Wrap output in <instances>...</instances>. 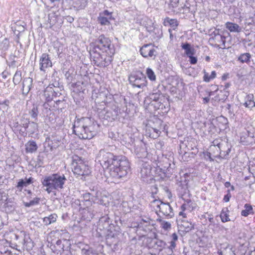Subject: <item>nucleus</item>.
<instances>
[{
    "instance_id": "b1692460",
    "label": "nucleus",
    "mask_w": 255,
    "mask_h": 255,
    "mask_svg": "<svg viewBox=\"0 0 255 255\" xmlns=\"http://www.w3.org/2000/svg\"><path fill=\"white\" fill-rule=\"evenodd\" d=\"M36 143L34 141H30L26 144V151L27 152L32 153L37 150Z\"/></svg>"
},
{
    "instance_id": "a211bd4d",
    "label": "nucleus",
    "mask_w": 255,
    "mask_h": 255,
    "mask_svg": "<svg viewBox=\"0 0 255 255\" xmlns=\"http://www.w3.org/2000/svg\"><path fill=\"white\" fill-rule=\"evenodd\" d=\"M244 105L248 108H252L255 107L254 97L253 94L248 95L245 98V102Z\"/></svg>"
},
{
    "instance_id": "a878e982",
    "label": "nucleus",
    "mask_w": 255,
    "mask_h": 255,
    "mask_svg": "<svg viewBox=\"0 0 255 255\" xmlns=\"http://www.w3.org/2000/svg\"><path fill=\"white\" fill-rule=\"evenodd\" d=\"M245 209L242 210L241 215L244 217H247L250 214H254L253 207L251 205L246 204L244 206Z\"/></svg>"
},
{
    "instance_id": "f257e3e1",
    "label": "nucleus",
    "mask_w": 255,
    "mask_h": 255,
    "mask_svg": "<svg viewBox=\"0 0 255 255\" xmlns=\"http://www.w3.org/2000/svg\"><path fill=\"white\" fill-rule=\"evenodd\" d=\"M98 158L104 168L109 169V173L114 182L125 177L129 171V164L126 159H119L113 153L105 149L100 150Z\"/></svg>"
},
{
    "instance_id": "680f3d73",
    "label": "nucleus",
    "mask_w": 255,
    "mask_h": 255,
    "mask_svg": "<svg viewBox=\"0 0 255 255\" xmlns=\"http://www.w3.org/2000/svg\"><path fill=\"white\" fill-rule=\"evenodd\" d=\"M206 156L209 158L210 161H213L214 159L211 157V154L210 152H207L206 154Z\"/></svg>"
},
{
    "instance_id": "4d7b16f0",
    "label": "nucleus",
    "mask_w": 255,
    "mask_h": 255,
    "mask_svg": "<svg viewBox=\"0 0 255 255\" xmlns=\"http://www.w3.org/2000/svg\"><path fill=\"white\" fill-rule=\"evenodd\" d=\"M171 237L172 241L176 242L178 240V236L176 233L172 234Z\"/></svg>"
},
{
    "instance_id": "bb28decb",
    "label": "nucleus",
    "mask_w": 255,
    "mask_h": 255,
    "mask_svg": "<svg viewBox=\"0 0 255 255\" xmlns=\"http://www.w3.org/2000/svg\"><path fill=\"white\" fill-rule=\"evenodd\" d=\"M110 19H111V16L108 17L102 16L101 14L98 17V21L102 25H108L110 24Z\"/></svg>"
},
{
    "instance_id": "052dcab7",
    "label": "nucleus",
    "mask_w": 255,
    "mask_h": 255,
    "mask_svg": "<svg viewBox=\"0 0 255 255\" xmlns=\"http://www.w3.org/2000/svg\"><path fill=\"white\" fill-rule=\"evenodd\" d=\"M61 103H63V101L61 100H57L55 102V105L54 106L56 108H59L58 106Z\"/></svg>"
},
{
    "instance_id": "f03ea898",
    "label": "nucleus",
    "mask_w": 255,
    "mask_h": 255,
    "mask_svg": "<svg viewBox=\"0 0 255 255\" xmlns=\"http://www.w3.org/2000/svg\"><path fill=\"white\" fill-rule=\"evenodd\" d=\"M73 131L81 139H91L96 134V125L89 118L78 119L73 126Z\"/></svg>"
},
{
    "instance_id": "8fccbe9b",
    "label": "nucleus",
    "mask_w": 255,
    "mask_h": 255,
    "mask_svg": "<svg viewBox=\"0 0 255 255\" xmlns=\"http://www.w3.org/2000/svg\"><path fill=\"white\" fill-rule=\"evenodd\" d=\"M170 246L168 247V249L171 251V253H173V250L176 247V244L175 243V242L174 241H171L170 242Z\"/></svg>"
},
{
    "instance_id": "774afa93",
    "label": "nucleus",
    "mask_w": 255,
    "mask_h": 255,
    "mask_svg": "<svg viewBox=\"0 0 255 255\" xmlns=\"http://www.w3.org/2000/svg\"><path fill=\"white\" fill-rule=\"evenodd\" d=\"M251 170L253 171L252 174H253L254 176L255 177V165L254 166H252Z\"/></svg>"
},
{
    "instance_id": "dca6fc26",
    "label": "nucleus",
    "mask_w": 255,
    "mask_h": 255,
    "mask_svg": "<svg viewBox=\"0 0 255 255\" xmlns=\"http://www.w3.org/2000/svg\"><path fill=\"white\" fill-rule=\"evenodd\" d=\"M96 200H88V201H82V205L84 206V208H82V210H85V213L86 211H87L88 213L89 212V215H87L86 218L87 219L92 218L94 216V214L92 213H91L89 211V207H91L93 203L95 202Z\"/></svg>"
},
{
    "instance_id": "49530a36",
    "label": "nucleus",
    "mask_w": 255,
    "mask_h": 255,
    "mask_svg": "<svg viewBox=\"0 0 255 255\" xmlns=\"http://www.w3.org/2000/svg\"><path fill=\"white\" fill-rule=\"evenodd\" d=\"M162 228L164 230H168L171 228V224L168 222L163 221L162 224Z\"/></svg>"
},
{
    "instance_id": "6e6d98bb",
    "label": "nucleus",
    "mask_w": 255,
    "mask_h": 255,
    "mask_svg": "<svg viewBox=\"0 0 255 255\" xmlns=\"http://www.w3.org/2000/svg\"><path fill=\"white\" fill-rule=\"evenodd\" d=\"M219 33V29H215L211 34V36H215L216 35H220Z\"/></svg>"
},
{
    "instance_id": "ea45409f",
    "label": "nucleus",
    "mask_w": 255,
    "mask_h": 255,
    "mask_svg": "<svg viewBox=\"0 0 255 255\" xmlns=\"http://www.w3.org/2000/svg\"><path fill=\"white\" fill-rule=\"evenodd\" d=\"M0 46L2 50L5 51L9 47V41L6 39L5 38L0 43Z\"/></svg>"
},
{
    "instance_id": "473e14b6",
    "label": "nucleus",
    "mask_w": 255,
    "mask_h": 255,
    "mask_svg": "<svg viewBox=\"0 0 255 255\" xmlns=\"http://www.w3.org/2000/svg\"><path fill=\"white\" fill-rule=\"evenodd\" d=\"M227 212H228L227 209H226V211L223 209L220 215L221 221L224 223L230 221Z\"/></svg>"
},
{
    "instance_id": "39448f33",
    "label": "nucleus",
    "mask_w": 255,
    "mask_h": 255,
    "mask_svg": "<svg viewBox=\"0 0 255 255\" xmlns=\"http://www.w3.org/2000/svg\"><path fill=\"white\" fill-rule=\"evenodd\" d=\"M73 173L81 176H87L90 173V169L86 164L81 157L74 155L73 156Z\"/></svg>"
},
{
    "instance_id": "cd10ccee",
    "label": "nucleus",
    "mask_w": 255,
    "mask_h": 255,
    "mask_svg": "<svg viewBox=\"0 0 255 255\" xmlns=\"http://www.w3.org/2000/svg\"><path fill=\"white\" fill-rule=\"evenodd\" d=\"M251 55L249 53L242 54L238 58V60L242 63H248L250 61Z\"/></svg>"
},
{
    "instance_id": "1a4fd4ad",
    "label": "nucleus",
    "mask_w": 255,
    "mask_h": 255,
    "mask_svg": "<svg viewBox=\"0 0 255 255\" xmlns=\"http://www.w3.org/2000/svg\"><path fill=\"white\" fill-rule=\"evenodd\" d=\"M209 41L210 44L216 48L225 49L226 48V37L221 34L211 37Z\"/></svg>"
},
{
    "instance_id": "3c124183",
    "label": "nucleus",
    "mask_w": 255,
    "mask_h": 255,
    "mask_svg": "<svg viewBox=\"0 0 255 255\" xmlns=\"http://www.w3.org/2000/svg\"><path fill=\"white\" fill-rule=\"evenodd\" d=\"M33 179L32 177H29L28 179L25 178L24 181H25V183L26 186H27L28 185H29V184L32 183H33Z\"/></svg>"
},
{
    "instance_id": "bf43d9fd",
    "label": "nucleus",
    "mask_w": 255,
    "mask_h": 255,
    "mask_svg": "<svg viewBox=\"0 0 255 255\" xmlns=\"http://www.w3.org/2000/svg\"><path fill=\"white\" fill-rule=\"evenodd\" d=\"M218 254L219 255H225V252H224V249H222V244L221 245L220 249L218 251Z\"/></svg>"
},
{
    "instance_id": "4be33fe9",
    "label": "nucleus",
    "mask_w": 255,
    "mask_h": 255,
    "mask_svg": "<svg viewBox=\"0 0 255 255\" xmlns=\"http://www.w3.org/2000/svg\"><path fill=\"white\" fill-rule=\"evenodd\" d=\"M181 47L185 50V53L188 57L190 55H193L195 54V49L192 48L190 44L188 43H182Z\"/></svg>"
},
{
    "instance_id": "5701e85b",
    "label": "nucleus",
    "mask_w": 255,
    "mask_h": 255,
    "mask_svg": "<svg viewBox=\"0 0 255 255\" xmlns=\"http://www.w3.org/2000/svg\"><path fill=\"white\" fill-rule=\"evenodd\" d=\"M226 26L231 32H239L242 29L238 24L229 22L226 23Z\"/></svg>"
},
{
    "instance_id": "603ef678",
    "label": "nucleus",
    "mask_w": 255,
    "mask_h": 255,
    "mask_svg": "<svg viewBox=\"0 0 255 255\" xmlns=\"http://www.w3.org/2000/svg\"><path fill=\"white\" fill-rule=\"evenodd\" d=\"M169 23L170 25L173 26H177L178 25V22L175 19H171L169 20Z\"/></svg>"
},
{
    "instance_id": "7ed1b4c3",
    "label": "nucleus",
    "mask_w": 255,
    "mask_h": 255,
    "mask_svg": "<svg viewBox=\"0 0 255 255\" xmlns=\"http://www.w3.org/2000/svg\"><path fill=\"white\" fill-rule=\"evenodd\" d=\"M66 181L67 179L64 174L54 173L45 176L41 183L44 189L50 194L54 190L59 191L63 189Z\"/></svg>"
},
{
    "instance_id": "9b49d317",
    "label": "nucleus",
    "mask_w": 255,
    "mask_h": 255,
    "mask_svg": "<svg viewBox=\"0 0 255 255\" xmlns=\"http://www.w3.org/2000/svg\"><path fill=\"white\" fill-rule=\"evenodd\" d=\"M141 55L145 58L152 57L155 56L156 50L153 47L152 44H148L142 46L140 49Z\"/></svg>"
},
{
    "instance_id": "2f4dec72",
    "label": "nucleus",
    "mask_w": 255,
    "mask_h": 255,
    "mask_svg": "<svg viewBox=\"0 0 255 255\" xmlns=\"http://www.w3.org/2000/svg\"><path fill=\"white\" fill-rule=\"evenodd\" d=\"M58 79L56 80V79H54V81H51V83L49 84V86L46 88L45 91V95H46V93L48 91H49L50 90H51L52 87H58L59 85V78L57 77Z\"/></svg>"
},
{
    "instance_id": "412c9836",
    "label": "nucleus",
    "mask_w": 255,
    "mask_h": 255,
    "mask_svg": "<svg viewBox=\"0 0 255 255\" xmlns=\"http://www.w3.org/2000/svg\"><path fill=\"white\" fill-rule=\"evenodd\" d=\"M150 173L151 167L149 165H146L145 164L143 165L140 171L141 177L146 178V177H150Z\"/></svg>"
},
{
    "instance_id": "09e8293b",
    "label": "nucleus",
    "mask_w": 255,
    "mask_h": 255,
    "mask_svg": "<svg viewBox=\"0 0 255 255\" xmlns=\"http://www.w3.org/2000/svg\"><path fill=\"white\" fill-rule=\"evenodd\" d=\"M189 58V62L191 64H195L197 62V59L196 57L190 55L188 56Z\"/></svg>"
},
{
    "instance_id": "0eeeda50",
    "label": "nucleus",
    "mask_w": 255,
    "mask_h": 255,
    "mask_svg": "<svg viewBox=\"0 0 255 255\" xmlns=\"http://www.w3.org/2000/svg\"><path fill=\"white\" fill-rule=\"evenodd\" d=\"M128 80L129 83L134 87L142 88L146 85V78L140 72L131 74L128 77Z\"/></svg>"
},
{
    "instance_id": "864d4df0",
    "label": "nucleus",
    "mask_w": 255,
    "mask_h": 255,
    "mask_svg": "<svg viewBox=\"0 0 255 255\" xmlns=\"http://www.w3.org/2000/svg\"><path fill=\"white\" fill-rule=\"evenodd\" d=\"M101 15H102V16H108V17H110V16H111V17H112V16H111L112 13H111V12H109V11L108 10H105L103 12V13H101Z\"/></svg>"
},
{
    "instance_id": "393cba45",
    "label": "nucleus",
    "mask_w": 255,
    "mask_h": 255,
    "mask_svg": "<svg viewBox=\"0 0 255 255\" xmlns=\"http://www.w3.org/2000/svg\"><path fill=\"white\" fill-rule=\"evenodd\" d=\"M32 79L30 78H27L23 80L22 90L23 91L25 90L26 92H28L32 86Z\"/></svg>"
},
{
    "instance_id": "aec40b11",
    "label": "nucleus",
    "mask_w": 255,
    "mask_h": 255,
    "mask_svg": "<svg viewBox=\"0 0 255 255\" xmlns=\"http://www.w3.org/2000/svg\"><path fill=\"white\" fill-rule=\"evenodd\" d=\"M57 215L56 214H51L47 217L43 218V223L46 226L55 223L57 219Z\"/></svg>"
},
{
    "instance_id": "9d476101",
    "label": "nucleus",
    "mask_w": 255,
    "mask_h": 255,
    "mask_svg": "<svg viewBox=\"0 0 255 255\" xmlns=\"http://www.w3.org/2000/svg\"><path fill=\"white\" fill-rule=\"evenodd\" d=\"M52 66V62L50 59L49 55L47 53H43L39 59V69L41 71L45 72L46 69L51 67Z\"/></svg>"
},
{
    "instance_id": "58836bf2",
    "label": "nucleus",
    "mask_w": 255,
    "mask_h": 255,
    "mask_svg": "<svg viewBox=\"0 0 255 255\" xmlns=\"http://www.w3.org/2000/svg\"><path fill=\"white\" fill-rule=\"evenodd\" d=\"M146 74L147 77L151 81H154L156 79V76L154 74V72L150 68H147L146 69Z\"/></svg>"
},
{
    "instance_id": "de8ad7c7",
    "label": "nucleus",
    "mask_w": 255,
    "mask_h": 255,
    "mask_svg": "<svg viewBox=\"0 0 255 255\" xmlns=\"http://www.w3.org/2000/svg\"><path fill=\"white\" fill-rule=\"evenodd\" d=\"M23 186H26L25 181L23 179H21L18 182L16 187L17 188H20L21 190Z\"/></svg>"
},
{
    "instance_id": "e2e57ef3",
    "label": "nucleus",
    "mask_w": 255,
    "mask_h": 255,
    "mask_svg": "<svg viewBox=\"0 0 255 255\" xmlns=\"http://www.w3.org/2000/svg\"><path fill=\"white\" fill-rule=\"evenodd\" d=\"M179 215L182 216L184 218H186V214L183 211H181L179 213Z\"/></svg>"
},
{
    "instance_id": "ddd939ff",
    "label": "nucleus",
    "mask_w": 255,
    "mask_h": 255,
    "mask_svg": "<svg viewBox=\"0 0 255 255\" xmlns=\"http://www.w3.org/2000/svg\"><path fill=\"white\" fill-rule=\"evenodd\" d=\"M223 149H224V148L223 145L220 143H218L217 145L214 144L210 146L211 150L216 149L218 152H219L220 157L226 159L231 151V149L229 147L227 148L226 150H223Z\"/></svg>"
},
{
    "instance_id": "7c9ffc66",
    "label": "nucleus",
    "mask_w": 255,
    "mask_h": 255,
    "mask_svg": "<svg viewBox=\"0 0 255 255\" xmlns=\"http://www.w3.org/2000/svg\"><path fill=\"white\" fill-rule=\"evenodd\" d=\"M82 255H98L97 252L90 248H83L82 250Z\"/></svg>"
},
{
    "instance_id": "a19ab883",
    "label": "nucleus",
    "mask_w": 255,
    "mask_h": 255,
    "mask_svg": "<svg viewBox=\"0 0 255 255\" xmlns=\"http://www.w3.org/2000/svg\"><path fill=\"white\" fill-rule=\"evenodd\" d=\"M184 204L187 205V210L189 211L193 210L195 207L194 206L195 204L193 203L190 200H187Z\"/></svg>"
},
{
    "instance_id": "c03bdc74",
    "label": "nucleus",
    "mask_w": 255,
    "mask_h": 255,
    "mask_svg": "<svg viewBox=\"0 0 255 255\" xmlns=\"http://www.w3.org/2000/svg\"><path fill=\"white\" fill-rule=\"evenodd\" d=\"M160 94L156 93L150 95L149 99L153 101H157L159 100Z\"/></svg>"
},
{
    "instance_id": "2eb2a0df",
    "label": "nucleus",
    "mask_w": 255,
    "mask_h": 255,
    "mask_svg": "<svg viewBox=\"0 0 255 255\" xmlns=\"http://www.w3.org/2000/svg\"><path fill=\"white\" fill-rule=\"evenodd\" d=\"M119 113H120V110L118 108H116L113 111H107L105 115L104 118L109 121L112 122L118 118L120 119L119 117Z\"/></svg>"
},
{
    "instance_id": "20e7f679",
    "label": "nucleus",
    "mask_w": 255,
    "mask_h": 255,
    "mask_svg": "<svg viewBox=\"0 0 255 255\" xmlns=\"http://www.w3.org/2000/svg\"><path fill=\"white\" fill-rule=\"evenodd\" d=\"M111 41L109 38L104 35H100L96 40L94 47L90 51L106 53L109 55H113L114 50L112 48Z\"/></svg>"
},
{
    "instance_id": "c756f323",
    "label": "nucleus",
    "mask_w": 255,
    "mask_h": 255,
    "mask_svg": "<svg viewBox=\"0 0 255 255\" xmlns=\"http://www.w3.org/2000/svg\"><path fill=\"white\" fill-rule=\"evenodd\" d=\"M86 5L87 1L86 0H78L75 2L74 7L78 9H82L85 7Z\"/></svg>"
},
{
    "instance_id": "f8f14e48",
    "label": "nucleus",
    "mask_w": 255,
    "mask_h": 255,
    "mask_svg": "<svg viewBox=\"0 0 255 255\" xmlns=\"http://www.w3.org/2000/svg\"><path fill=\"white\" fill-rule=\"evenodd\" d=\"M223 149H224V148L223 145L220 143H218L217 145L214 144L210 146L211 150L216 149L218 152H219L220 157L226 159L231 151V149L229 147L227 148L226 150H223Z\"/></svg>"
},
{
    "instance_id": "79ce46f5",
    "label": "nucleus",
    "mask_w": 255,
    "mask_h": 255,
    "mask_svg": "<svg viewBox=\"0 0 255 255\" xmlns=\"http://www.w3.org/2000/svg\"><path fill=\"white\" fill-rule=\"evenodd\" d=\"M38 109L36 107H33L32 109L30 112V114L32 118H36L38 115Z\"/></svg>"
},
{
    "instance_id": "4468645a",
    "label": "nucleus",
    "mask_w": 255,
    "mask_h": 255,
    "mask_svg": "<svg viewBox=\"0 0 255 255\" xmlns=\"http://www.w3.org/2000/svg\"><path fill=\"white\" fill-rule=\"evenodd\" d=\"M187 0H172L170 5L173 8H176L177 10L181 11L185 7Z\"/></svg>"
},
{
    "instance_id": "5fc2aeb1",
    "label": "nucleus",
    "mask_w": 255,
    "mask_h": 255,
    "mask_svg": "<svg viewBox=\"0 0 255 255\" xmlns=\"http://www.w3.org/2000/svg\"><path fill=\"white\" fill-rule=\"evenodd\" d=\"M231 194L229 192L228 194H227V195H225L224 196V199H223V200L225 202H228L230 200V199L231 198Z\"/></svg>"
},
{
    "instance_id": "423d86ee",
    "label": "nucleus",
    "mask_w": 255,
    "mask_h": 255,
    "mask_svg": "<svg viewBox=\"0 0 255 255\" xmlns=\"http://www.w3.org/2000/svg\"><path fill=\"white\" fill-rule=\"evenodd\" d=\"M91 58L93 59L95 65L99 67H107L111 62L112 55L102 54L100 52L90 51Z\"/></svg>"
},
{
    "instance_id": "72a5a7b5",
    "label": "nucleus",
    "mask_w": 255,
    "mask_h": 255,
    "mask_svg": "<svg viewBox=\"0 0 255 255\" xmlns=\"http://www.w3.org/2000/svg\"><path fill=\"white\" fill-rule=\"evenodd\" d=\"M82 198L83 199L81 200L82 201L96 200V196L90 193L87 192L82 195Z\"/></svg>"
},
{
    "instance_id": "0e129e2a",
    "label": "nucleus",
    "mask_w": 255,
    "mask_h": 255,
    "mask_svg": "<svg viewBox=\"0 0 255 255\" xmlns=\"http://www.w3.org/2000/svg\"><path fill=\"white\" fill-rule=\"evenodd\" d=\"M67 19L68 21L70 23L74 21L73 17L70 16H68L67 17Z\"/></svg>"
},
{
    "instance_id": "c85d7f7f",
    "label": "nucleus",
    "mask_w": 255,
    "mask_h": 255,
    "mask_svg": "<svg viewBox=\"0 0 255 255\" xmlns=\"http://www.w3.org/2000/svg\"><path fill=\"white\" fill-rule=\"evenodd\" d=\"M9 104L10 101L8 99H5L3 101L0 100V111L2 110L3 112L4 111L7 112L9 108Z\"/></svg>"
},
{
    "instance_id": "4c0bfd02",
    "label": "nucleus",
    "mask_w": 255,
    "mask_h": 255,
    "mask_svg": "<svg viewBox=\"0 0 255 255\" xmlns=\"http://www.w3.org/2000/svg\"><path fill=\"white\" fill-rule=\"evenodd\" d=\"M21 80V72L16 71L13 78V82L14 85H17Z\"/></svg>"
},
{
    "instance_id": "338daca9",
    "label": "nucleus",
    "mask_w": 255,
    "mask_h": 255,
    "mask_svg": "<svg viewBox=\"0 0 255 255\" xmlns=\"http://www.w3.org/2000/svg\"><path fill=\"white\" fill-rule=\"evenodd\" d=\"M210 101V98L209 97H205L203 98V101L204 103H207Z\"/></svg>"
},
{
    "instance_id": "f704fd0d",
    "label": "nucleus",
    "mask_w": 255,
    "mask_h": 255,
    "mask_svg": "<svg viewBox=\"0 0 255 255\" xmlns=\"http://www.w3.org/2000/svg\"><path fill=\"white\" fill-rule=\"evenodd\" d=\"M40 198L36 197L33 200H31L29 202H24V205L26 207H29L32 206L37 205L39 204Z\"/></svg>"
},
{
    "instance_id": "6e6552de",
    "label": "nucleus",
    "mask_w": 255,
    "mask_h": 255,
    "mask_svg": "<svg viewBox=\"0 0 255 255\" xmlns=\"http://www.w3.org/2000/svg\"><path fill=\"white\" fill-rule=\"evenodd\" d=\"M153 203L156 204L157 207L163 215L169 218H171L174 215L172 208L169 203H165L157 200H153Z\"/></svg>"
},
{
    "instance_id": "a18cd8bd",
    "label": "nucleus",
    "mask_w": 255,
    "mask_h": 255,
    "mask_svg": "<svg viewBox=\"0 0 255 255\" xmlns=\"http://www.w3.org/2000/svg\"><path fill=\"white\" fill-rule=\"evenodd\" d=\"M155 244L159 247L164 248L166 245L165 242L162 240H158L155 242Z\"/></svg>"
},
{
    "instance_id": "13d9d810",
    "label": "nucleus",
    "mask_w": 255,
    "mask_h": 255,
    "mask_svg": "<svg viewBox=\"0 0 255 255\" xmlns=\"http://www.w3.org/2000/svg\"><path fill=\"white\" fill-rule=\"evenodd\" d=\"M153 131L156 133V136L157 137L159 136V134L160 133V128L159 129L157 128H152Z\"/></svg>"
},
{
    "instance_id": "37998d69",
    "label": "nucleus",
    "mask_w": 255,
    "mask_h": 255,
    "mask_svg": "<svg viewBox=\"0 0 255 255\" xmlns=\"http://www.w3.org/2000/svg\"><path fill=\"white\" fill-rule=\"evenodd\" d=\"M54 49H56L57 54L59 55L61 53H62L63 46L57 43L55 44Z\"/></svg>"
},
{
    "instance_id": "6ab92c4d",
    "label": "nucleus",
    "mask_w": 255,
    "mask_h": 255,
    "mask_svg": "<svg viewBox=\"0 0 255 255\" xmlns=\"http://www.w3.org/2000/svg\"><path fill=\"white\" fill-rule=\"evenodd\" d=\"M179 225L180 226L181 229H183V231L185 232L190 231L194 228V226L191 223L186 221L185 219L182 220L181 224Z\"/></svg>"
},
{
    "instance_id": "e433bc0d",
    "label": "nucleus",
    "mask_w": 255,
    "mask_h": 255,
    "mask_svg": "<svg viewBox=\"0 0 255 255\" xmlns=\"http://www.w3.org/2000/svg\"><path fill=\"white\" fill-rule=\"evenodd\" d=\"M72 206L73 207L75 208H79L80 211L82 209V208H84V206L82 205V200L79 199H75L72 202Z\"/></svg>"
},
{
    "instance_id": "c9c22d12",
    "label": "nucleus",
    "mask_w": 255,
    "mask_h": 255,
    "mask_svg": "<svg viewBox=\"0 0 255 255\" xmlns=\"http://www.w3.org/2000/svg\"><path fill=\"white\" fill-rule=\"evenodd\" d=\"M216 72L213 71L212 72L211 74L209 76L208 74L205 73L204 76V81L206 82H209L211 80L214 79L216 77Z\"/></svg>"
},
{
    "instance_id": "69168bd1",
    "label": "nucleus",
    "mask_w": 255,
    "mask_h": 255,
    "mask_svg": "<svg viewBox=\"0 0 255 255\" xmlns=\"http://www.w3.org/2000/svg\"><path fill=\"white\" fill-rule=\"evenodd\" d=\"M181 209L182 211H184L186 210H187L188 208H187V205H185V204L184 203L181 206Z\"/></svg>"
},
{
    "instance_id": "f3484780",
    "label": "nucleus",
    "mask_w": 255,
    "mask_h": 255,
    "mask_svg": "<svg viewBox=\"0 0 255 255\" xmlns=\"http://www.w3.org/2000/svg\"><path fill=\"white\" fill-rule=\"evenodd\" d=\"M222 249H224L225 255H236L235 251L232 245L227 243L222 244Z\"/></svg>"
}]
</instances>
